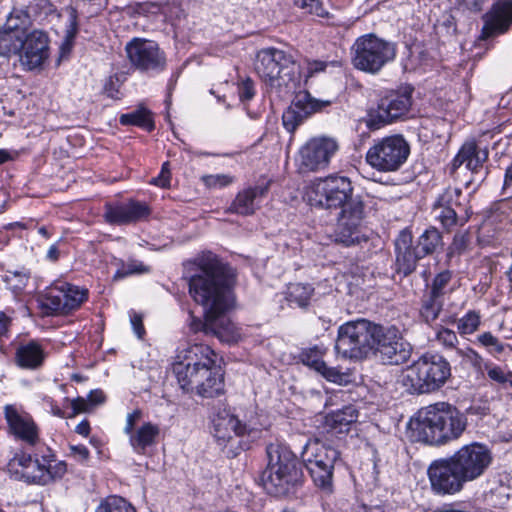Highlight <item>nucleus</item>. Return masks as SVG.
Here are the masks:
<instances>
[{
	"label": "nucleus",
	"instance_id": "nucleus-7",
	"mask_svg": "<svg viewBox=\"0 0 512 512\" xmlns=\"http://www.w3.org/2000/svg\"><path fill=\"white\" fill-rule=\"evenodd\" d=\"M255 70L271 87H291L300 79L294 57L277 48L261 49L256 55Z\"/></svg>",
	"mask_w": 512,
	"mask_h": 512
},
{
	"label": "nucleus",
	"instance_id": "nucleus-8",
	"mask_svg": "<svg viewBox=\"0 0 512 512\" xmlns=\"http://www.w3.org/2000/svg\"><path fill=\"white\" fill-rule=\"evenodd\" d=\"M179 361L174 363L173 371L180 387L187 392L197 393L204 376L209 375L208 369L216 358L215 352L204 344H193L178 355Z\"/></svg>",
	"mask_w": 512,
	"mask_h": 512
},
{
	"label": "nucleus",
	"instance_id": "nucleus-14",
	"mask_svg": "<svg viewBox=\"0 0 512 512\" xmlns=\"http://www.w3.org/2000/svg\"><path fill=\"white\" fill-rule=\"evenodd\" d=\"M339 148V141L334 137H312L299 150V171L306 173L326 169Z\"/></svg>",
	"mask_w": 512,
	"mask_h": 512
},
{
	"label": "nucleus",
	"instance_id": "nucleus-42",
	"mask_svg": "<svg viewBox=\"0 0 512 512\" xmlns=\"http://www.w3.org/2000/svg\"><path fill=\"white\" fill-rule=\"evenodd\" d=\"M442 244L441 233L436 228H429L419 237L417 248L422 257L432 254Z\"/></svg>",
	"mask_w": 512,
	"mask_h": 512
},
{
	"label": "nucleus",
	"instance_id": "nucleus-19",
	"mask_svg": "<svg viewBox=\"0 0 512 512\" xmlns=\"http://www.w3.org/2000/svg\"><path fill=\"white\" fill-rule=\"evenodd\" d=\"M150 213L147 203L130 199L127 202L106 203L103 217L111 225H126L144 220Z\"/></svg>",
	"mask_w": 512,
	"mask_h": 512
},
{
	"label": "nucleus",
	"instance_id": "nucleus-59",
	"mask_svg": "<svg viewBox=\"0 0 512 512\" xmlns=\"http://www.w3.org/2000/svg\"><path fill=\"white\" fill-rule=\"evenodd\" d=\"M71 408L72 412L67 416V418H73L80 413H86L92 409L88 400L83 397H77L71 400Z\"/></svg>",
	"mask_w": 512,
	"mask_h": 512
},
{
	"label": "nucleus",
	"instance_id": "nucleus-64",
	"mask_svg": "<svg viewBox=\"0 0 512 512\" xmlns=\"http://www.w3.org/2000/svg\"><path fill=\"white\" fill-rule=\"evenodd\" d=\"M130 321H131V325H132L133 330L136 333V335L139 338H142V336L145 333L142 316L136 312H133L130 315Z\"/></svg>",
	"mask_w": 512,
	"mask_h": 512
},
{
	"label": "nucleus",
	"instance_id": "nucleus-29",
	"mask_svg": "<svg viewBox=\"0 0 512 512\" xmlns=\"http://www.w3.org/2000/svg\"><path fill=\"white\" fill-rule=\"evenodd\" d=\"M358 411L352 405L333 411L325 416L323 428L331 435L348 433L353 423L357 421Z\"/></svg>",
	"mask_w": 512,
	"mask_h": 512
},
{
	"label": "nucleus",
	"instance_id": "nucleus-9",
	"mask_svg": "<svg viewBox=\"0 0 512 512\" xmlns=\"http://www.w3.org/2000/svg\"><path fill=\"white\" fill-rule=\"evenodd\" d=\"M375 323L358 319L338 328L335 351L346 359H363L373 351Z\"/></svg>",
	"mask_w": 512,
	"mask_h": 512
},
{
	"label": "nucleus",
	"instance_id": "nucleus-13",
	"mask_svg": "<svg viewBox=\"0 0 512 512\" xmlns=\"http://www.w3.org/2000/svg\"><path fill=\"white\" fill-rule=\"evenodd\" d=\"M88 290L62 282L51 288L41 300V309L47 316L68 315L78 310L88 299Z\"/></svg>",
	"mask_w": 512,
	"mask_h": 512
},
{
	"label": "nucleus",
	"instance_id": "nucleus-54",
	"mask_svg": "<svg viewBox=\"0 0 512 512\" xmlns=\"http://www.w3.org/2000/svg\"><path fill=\"white\" fill-rule=\"evenodd\" d=\"M201 179L208 188H223L234 182V177L227 174L204 175Z\"/></svg>",
	"mask_w": 512,
	"mask_h": 512
},
{
	"label": "nucleus",
	"instance_id": "nucleus-37",
	"mask_svg": "<svg viewBox=\"0 0 512 512\" xmlns=\"http://www.w3.org/2000/svg\"><path fill=\"white\" fill-rule=\"evenodd\" d=\"M65 13H66L68 22H67V25L65 28L63 41L60 45V52H61L62 57L67 56L71 52V50L74 46V41H75L76 35L78 33V23H77L78 16H77L76 9L72 6L66 7Z\"/></svg>",
	"mask_w": 512,
	"mask_h": 512
},
{
	"label": "nucleus",
	"instance_id": "nucleus-47",
	"mask_svg": "<svg viewBox=\"0 0 512 512\" xmlns=\"http://www.w3.org/2000/svg\"><path fill=\"white\" fill-rule=\"evenodd\" d=\"M435 340L445 350H453L456 353L457 348H460L457 333L442 325L436 328Z\"/></svg>",
	"mask_w": 512,
	"mask_h": 512
},
{
	"label": "nucleus",
	"instance_id": "nucleus-11",
	"mask_svg": "<svg viewBox=\"0 0 512 512\" xmlns=\"http://www.w3.org/2000/svg\"><path fill=\"white\" fill-rule=\"evenodd\" d=\"M410 145L402 135L379 139L368 149L366 162L379 172H395L406 162Z\"/></svg>",
	"mask_w": 512,
	"mask_h": 512
},
{
	"label": "nucleus",
	"instance_id": "nucleus-41",
	"mask_svg": "<svg viewBox=\"0 0 512 512\" xmlns=\"http://www.w3.org/2000/svg\"><path fill=\"white\" fill-rule=\"evenodd\" d=\"M314 288L310 284L293 283L288 286L287 300L299 307L308 306Z\"/></svg>",
	"mask_w": 512,
	"mask_h": 512
},
{
	"label": "nucleus",
	"instance_id": "nucleus-35",
	"mask_svg": "<svg viewBox=\"0 0 512 512\" xmlns=\"http://www.w3.org/2000/svg\"><path fill=\"white\" fill-rule=\"evenodd\" d=\"M444 298L426 292L422 296L419 315L422 321L431 324L436 321L443 310Z\"/></svg>",
	"mask_w": 512,
	"mask_h": 512
},
{
	"label": "nucleus",
	"instance_id": "nucleus-5",
	"mask_svg": "<svg viewBox=\"0 0 512 512\" xmlns=\"http://www.w3.org/2000/svg\"><path fill=\"white\" fill-rule=\"evenodd\" d=\"M451 377L449 361L439 353L427 352L403 372L402 384L412 394L438 391Z\"/></svg>",
	"mask_w": 512,
	"mask_h": 512
},
{
	"label": "nucleus",
	"instance_id": "nucleus-44",
	"mask_svg": "<svg viewBox=\"0 0 512 512\" xmlns=\"http://www.w3.org/2000/svg\"><path fill=\"white\" fill-rule=\"evenodd\" d=\"M463 197V192L461 188L458 187H447L443 193H441L436 202L440 204H444L446 206H449L451 208H455L458 212H465L466 214H471L469 212L468 208L463 205L461 202V198Z\"/></svg>",
	"mask_w": 512,
	"mask_h": 512
},
{
	"label": "nucleus",
	"instance_id": "nucleus-50",
	"mask_svg": "<svg viewBox=\"0 0 512 512\" xmlns=\"http://www.w3.org/2000/svg\"><path fill=\"white\" fill-rule=\"evenodd\" d=\"M149 268L138 260H129L126 263L121 262V267L114 274V279H123L133 274L147 273Z\"/></svg>",
	"mask_w": 512,
	"mask_h": 512
},
{
	"label": "nucleus",
	"instance_id": "nucleus-23",
	"mask_svg": "<svg viewBox=\"0 0 512 512\" xmlns=\"http://www.w3.org/2000/svg\"><path fill=\"white\" fill-rule=\"evenodd\" d=\"M327 349L323 346H314L311 348L303 349L300 353L302 363L323 376L327 381L336 384H343L347 382V374L342 372L341 367H330L323 360Z\"/></svg>",
	"mask_w": 512,
	"mask_h": 512
},
{
	"label": "nucleus",
	"instance_id": "nucleus-3",
	"mask_svg": "<svg viewBox=\"0 0 512 512\" xmlns=\"http://www.w3.org/2000/svg\"><path fill=\"white\" fill-rule=\"evenodd\" d=\"M468 425L467 417L448 402L420 408L409 422L412 441L441 446L458 440Z\"/></svg>",
	"mask_w": 512,
	"mask_h": 512
},
{
	"label": "nucleus",
	"instance_id": "nucleus-22",
	"mask_svg": "<svg viewBox=\"0 0 512 512\" xmlns=\"http://www.w3.org/2000/svg\"><path fill=\"white\" fill-rule=\"evenodd\" d=\"M483 20L484 25L479 37L481 40L506 33L512 25V1H497L483 16Z\"/></svg>",
	"mask_w": 512,
	"mask_h": 512
},
{
	"label": "nucleus",
	"instance_id": "nucleus-38",
	"mask_svg": "<svg viewBox=\"0 0 512 512\" xmlns=\"http://www.w3.org/2000/svg\"><path fill=\"white\" fill-rule=\"evenodd\" d=\"M119 122L125 126L133 125L147 131H152L155 127L151 112L144 107H140L130 113L122 114Z\"/></svg>",
	"mask_w": 512,
	"mask_h": 512
},
{
	"label": "nucleus",
	"instance_id": "nucleus-18",
	"mask_svg": "<svg viewBox=\"0 0 512 512\" xmlns=\"http://www.w3.org/2000/svg\"><path fill=\"white\" fill-rule=\"evenodd\" d=\"M329 105V100H318L307 91H299L282 115L283 126L288 132L294 133L306 119Z\"/></svg>",
	"mask_w": 512,
	"mask_h": 512
},
{
	"label": "nucleus",
	"instance_id": "nucleus-33",
	"mask_svg": "<svg viewBox=\"0 0 512 512\" xmlns=\"http://www.w3.org/2000/svg\"><path fill=\"white\" fill-rule=\"evenodd\" d=\"M432 213L435 219L438 220L447 231L452 230L457 225H464L470 218V214L459 216V212L455 208L440 204L436 201L433 204Z\"/></svg>",
	"mask_w": 512,
	"mask_h": 512
},
{
	"label": "nucleus",
	"instance_id": "nucleus-1",
	"mask_svg": "<svg viewBox=\"0 0 512 512\" xmlns=\"http://www.w3.org/2000/svg\"><path fill=\"white\" fill-rule=\"evenodd\" d=\"M190 276L189 294L204 310V320L192 317L190 329L218 338L221 342L235 343L241 338L239 328L226 315L235 305V273L212 252L197 256Z\"/></svg>",
	"mask_w": 512,
	"mask_h": 512
},
{
	"label": "nucleus",
	"instance_id": "nucleus-17",
	"mask_svg": "<svg viewBox=\"0 0 512 512\" xmlns=\"http://www.w3.org/2000/svg\"><path fill=\"white\" fill-rule=\"evenodd\" d=\"M335 231L336 241L350 246L360 241V229L365 217V205L360 197L350 198L342 206Z\"/></svg>",
	"mask_w": 512,
	"mask_h": 512
},
{
	"label": "nucleus",
	"instance_id": "nucleus-36",
	"mask_svg": "<svg viewBox=\"0 0 512 512\" xmlns=\"http://www.w3.org/2000/svg\"><path fill=\"white\" fill-rule=\"evenodd\" d=\"M448 324L456 323L457 332L461 336L475 333L481 325V314L476 310L467 311L461 318L449 316L444 320Z\"/></svg>",
	"mask_w": 512,
	"mask_h": 512
},
{
	"label": "nucleus",
	"instance_id": "nucleus-48",
	"mask_svg": "<svg viewBox=\"0 0 512 512\" xmlns=\"http://www.w3.org/2000/svg\"><path fill=\"white\" fill-rule=\"evenodd\" d=\"M452 272L450 270H443L435 275L429 286L428 293L431 295L443 298L449 290V285L452 281Z\"/></svg>",
	"mask_w": 512,
	"mask_h": 512
},
{
	"label": "nucleus",
	"instance_id": "nucleus-46",
	"mask_svg": "<svg viewBox=\"0 0 512 512\" xmlns=\"http://www.w3.org/2000/svg\"><path fill=\"white\" fill-rule=\"evenodd\" d=\"M96 512H136L134 507L124 498L116 495L108 496L102 500Z\"/></svg>",
	"mask_w": 512,
	"mask_h": 512
},
{
	"label": "nucleus",
	"instance_id": "nucleus-28",
	"mask_svg": "<svg viewBox=\"0 0 512 512\" xmlns=\"http://www.w3.org/2000/svg\"><path fill=\"white\" fill-rule=\"evenodd\" d=\"M323 180L327 193L328 209L339 208L352 197L353 187L347 177L330 176Z\"/></svg>",
	"mask_w": 512,
	"mask_h": 512
},
{
	"label": "nucleus",
	"instance_id": "nucleus-53",
	"mask_svg": "<svg viewBox=\"0 0 512 512\" xmlns=\"http://www.w3.org/2000/svg\"><path fill=\"white\" fill-rule=\"evenodd\" d=\"M30 279V274L27 272H9L8 275H6V283L9 286V288L13 291L15 295L21 294Z\"/></svg>",
	"mask_w": 512,
	"mask_h": 512
},
{
	"label": "nucleus",
	"instance_id": "nucleus-6",
	"mask_svg": "<svg viewBox=\"0 0 512 512\" xmlns=\"http://www.w3.org/2000/svg\"><path fill=\"white\" fill-rule=\"evenodd\" d=\"M351 63L359 71L368 74H378L388 63L394 61L397 47L374 33H368L356 38L350 48Z\"/></svg>",
	"mask_w": 512,
	"mask_h": 512
},
{
	"label": "nucleus",
	"instance_id": "nucleus-27",
	"mask_svg": "<svg viewBox=\"0 0 512 512\" xmlns=\"http://www.w3.org/2000/svg\"><path fill=\"white\" fill-rule=\"evenodd\" d=\"M269 190V183L247 187L239 191L232 201L229 211L243 216L254 214L257 207L255 201L264 197Z\"/></svg>",
	"mask_w": 512,
	"mask_h": 512
},
{
	"label": "nucleus",
	"instance_id": "nucleus-45",
	"mask_svg": "<svg viewBox=\"0 0 512 512\" xmlns=\"http://www.w3.org/2000/svg\"><path fill=\"white\" fill-rule=\"evenodd\" d=\"M478 150L479 148L475 141L465 142L451 162L450 174L454 176L458 168L463 164L467 165L468 161L474 158Z\"/></svg>",
	"mask_w": 512,
	"mask_h": 512
},
{
	"label": "nucleus",
	"instance_id": "nucleus-10",
	"mask_svg": "<svg viewBox=\"0 0 512 512\" xmlns=\"http://www.w3.org/2000/svg\"><path fill=\"white\" fill-rule=\"evenodd\" d=\"M340 453L319 439L309 440L301 457L315 485L330 493L333 487V471Z\"/></svg>",
	"mask_w": 512,
	"mask_h": 512
},
{
	"label": "nucleus",
	"instance_id": "nucleus-55",
	"mask_svg": "<svg viewBox=\"0 0 512 512\" xmlns=\"http://www.w3.org/2000/svg\"><path fill=\"white\" fill-rule=\"evenodd\" d=\"M484 3L485 0H455V8L463 13H478Z\"/></svg>",
	"mask_w": 512,
	"mask_h": 512
},
{
	"label": "nucleus",
	"instance_id": "nucleus-24",
	"mask_svg": "<svg viewBox=\"0 0 512 512\" xmlns=\"http://www.w3.org/2000/svg\"><path fill=\"white\" fill-rule=\"evenodd\" d=\"M412 244L413 236L407 229L402 230L395 240L397 272L405 276L411 274L416 269L418 260L423 258L417 246L413 247Z\"/></svg>",
	"mask_w": 512,
	"mask_h": 512
},
{
	"label": "nucleus",
	"instance_id": "nucleus-4",
	"mask_svg": "<svg viewBox=\"0 0 512 512\" xmlns=\"http://www.w3.org/2000/svg\"><path fill=\"white\" fill-rule=\"evenodd\" d=\"M268 465L262 481L266 491L276 497L287 495L302 480V471L295 454L286 446H267Z\"/></svg>",
	"mask_w": 512,
	"mask_h": 512
},
{
	"label": "nucleus",
	"instance_id": "nucleus-43",
	"mask_svg": "<svg viewBox=\"0 0 512 512\" xmlns=\"http://www.w3.org/2000/svg\"><path fill=\"white\" fill-rule=\"evenodd\" d=\"M327 193L325 191L324 186V180L319 179L313 183H311L310 186H308L306 193H305V199L307 203L316 208H326L328 209V202H327Z\"/></svg>",
	"mask_w": 512,
	"mask_h": 512
},
{
	"label": "nucleus",
	"instance_id": "nucleus-63",
	"mask_svg": "<svg viewBox=\"0 0 512 512\" xmlns=\"http://www.w3.org/2000/svg\"><path fill=\"white\" fill-rule=\"evenodd\" d=\"M327 68V62L320 60L307 61V74L306 77H312L317 73L324 72Z\"/></svg>",
	"mask_w": 512,
	"mask_h": 512
},
{
	"label": "nucleus",
	"instance_id": "nucleus-58",
	"mask_svg": "<svg viewBox=\"0 0 512 512\" xmlns=\"http://www.w3.org/2000/svg\"><path fill=\"white\" fill-rule=\"evenodd\" d=\"M238 95L241 101H249L254 97V83L250 78H246L238 85Z\"/></svg>",
	"mask_w": 512,
	"mask_h": 512
},
{
	"label": "nucleus",
	"instance_id": "nucleus-32",
	"mask_svg": "<svg viewBox=\"0 0 512 512\" xmlns=\"http://www.w3.org/2000/svg\"><path fill=\"white\" fill-rule=\"evenodd\" d=\"M209 375L206 374L197 391V395L204 398H215L221 396L225 392L224 375L219 366L216 364V359L213 360L212 365L208 369Z\"/></svg>",
	"mask_w": 512,
	"mask_h": 512
},
{
	"label": "nucleus",
	"instance_id": "nucleus-57",
	"mask_svg": "<svg viewBox=\"0 0 512 512\" xmlns=\"http://www.w3.org/2000/svg\"><path fill=\"white\" fill-rule=\"evenodd\" d=\"M488 155L489 153L487 149H479L477 153L474 155V158L468 161L466 168L470 170L472 173H478L479 170L483 167L484 163L488 160Z\"/></svg>",
	"mask_w": 512,
	"mask_h": 512
},
{
	"label": "nucleus",
	"instance_id": "nucleus-40",
	"mask_svg": "<svg viewBox=\"0 0 512 512\" xmlns=\"http://www.w3.org/2000/svg\"><path fill=\"white\" fill-rule=\"evenodd\" d=\"M25 36L0 28V55H19Z\"/></svg>",
	"mask_w": 512,
	"mask_h": 512
},
{
	"label": "nucleus",
	"instance_id": "nucleus-2",
	"mask_svg": "<svg viewBox=\"0 0 512 512\" xmlns=\"http://www.w3.org/2000/svg\"><path fill=\"white\" fill-rule=\"evenodd\" d=\"M493 461L488 446L473 442L462 446L452 456L433 461L427 470L432 490L439 495L460 492L464 484L479 479Z\"/></svg>",
	"mask_w": 512,
	"mask_h": 512
},
{
	"label": "nucleus",
	"instance_id": "nucleus-34",
	"mask_svg": "<svg viewBox=\"0 0 512 512\" xmlns=\"http://www.w3.org/2000/svg\"><path fill=\"white\" fill-rule=\"evenodd\" d=\"M54 454L48 450V454L42 455L47 458L48 463L44 466L45 472L38 473V485H47L57 479H61L67 472V463L65 461H55Z\"/></svg>",
	"mask_w": 512,
	"mask_h": 512
},
{
	"label": "nucleus",
	"instance_id": "nucleus-31",
	"mask_svg": "<svg viewBox=\"0 0 512 512\" xmlns=\"http://www.w3.org/2000/svg\"><path fill=\"white\" fill-rule=\"evenodd\" d=\"M33 465L31 455L24 452L16 453L8 462L7 471L15 480L24 481L29 484H38V474L30 471Z\"/></svg>",
	"mask_w": 512,
	"mask_h": 512
},
{
	"label": "nucleus",
	"instance_id": "nucleus-49",
	"mask_svg": "<svg viewBox=\"0 0 512 512\" xmlns=\"http://www.w3.org/2000/svg\"><path fill=\"white\" fill-rule=\"evenodd\" d=\"M459 358H461L462 362L465 364H470L477 371H483V368L487 362L484 361V358L472 347L465 345L463 347L457 348L455 353Z\"/></svg>",
	"mask_w": 512,
	"mask_h": 512
},
{
	"label": "nucleus",
	"instance_id": "nucleus-52",
	"mask_svg": "<svg viewBox=\"0 0 512 512\" xmlns=\"http://www.w3.org/2000/svg\"><path fill=\"white\" fill-rule=\"evenodd\" d=\"M476 340L477 343L488 349V351L492 354H502L507 346L506 344L502 343L499 338L488 331L479 334Z\"/></svg>",
	"mask_w": 512,
	"mask_h": 512
},
{
	"label": "nucleus",
	"instance_id": "nucleus-61",
	"mask_svg": "<svg viewBox=\"0 0 512 512\" xmlns=\"http://www.w3.org/2000/svg\"><path fill=\"white\" fill-rule=\"evenodd\" d=\"M468 243H469V235L467 232L457 233L453 238L451 248H452L453 252L461 253L467 248Z\"/></svg>",
	"mask_w": 512,
	"mask_h": 512
},
{
	"label": "nucleus",
	"instance_id": "nucleus-26",
	"mask_svg": "<svg viewBox=\"0 0 512 512\" xmlns=\"http://www.w3.org/2000/svg\"><path fill=\"white\" fill-rule=\"evenodd\" d=\"M47 353L38 340H29L18 344L15 350L14 362L21 369L37 370L45 362Z\"/></svg>",
	"mask_w": 512,
	"mask_h": 512
},
{
	"label": "nucleus",
	"instance_id": "nucleus-51",
	"mask_svg": "<svg viewBox=\"0 0 512 512\" xmlns=\"http://www.w3.org/2000/svg\"><path fill=\"white\" fill-rule=\"evenodd\" d=\"M483 370H486L487 376L490 380L499 384H509L512 388V372L506 371L500 366L492 363H486Z\"/></svg>",
	"mask_w": 512,
	"mask_h": 512
},
{
	"label": "nucleus",
	"instance_id": "nucleus-62",
	"mask_svg": "<svg viewBox=\"0 0 512 512\" xmlns=\"http://www.w3.org/2000/svg\"><path fill=\"white\" fill-rule=\"evenodd\" d=\"M141 417H142V411L140 409H136L127 415L126 424L124 427V433L126 435H129L134 430H136L135 425L141 419Z\"/></svg>",
	"mask_w": 512,
	"mask_h": 512
},
{
	"label": "nucleus",
	"instance_id": "nucleus-21",
	"mask_svg": "<svg viewBox=\"0 0 512 512\" xmlns=\"http://www.w3.org/2000/svg\"><path fill=\"white\" fill-rule=\"evenodd\" d=\"M4 417L9 432L17 439L32 446L38 442L39 429L29 413L15 405L8 404L4 407Z\"/></svg>",
	"mask_w": 512,
	"mask_h": 512
},
{
	"label": "nucleus",
	"instance_id": "nucleus-30",
	"mask_svg": "<svg viewBox=\"0 0 512 512\" xmlns=\"http://www.w3.org/2000/svg\"><path fill=\"white\" fill-rule=\"evenodd\" d=\"M160 427L152 422H144L129 434V444L137 454H145L148 447L157 443Z\"/></svg>",
	"mask_w": 512,
	"mask_h": 512
},
{
	"label": "nucleus",
	"instance_id": "nucleus-15",
	"mask_svg": "<svg viewBox=\"0 0 512 512\" xmlns=\"http://www.w3.org/2000/svg\"><path fill=\"white\" fill-rule=\"evenodd\" d=\"M373 351L378 353L385 364L399 365L410 357V345L403 340L395 326L385 327L375 324Z\"/></svg>",
	"mask_w": 512,
	"mask_h": 512
},
{
	"label": "nucleus",
	"instance_id": "nucleus-60",
	"mask_svg": "<svg viewBox=\"0 0 512 512\" xmlns=\"http://www.w3.org/2000/svg\"><path fill=\"white\" fill-rule=\"evenodd\" d=\"M70 454L80 463H87L90 458V452L84 445H71Z\"/></svg>",
	"mask_w": 512,
	"mask_h": 512
},
{
	"label": "nucleus",
	"instance_id": "nucleus-16",
	"mask_svg": "<svg viewBox=\"0 0 512 512\" xmlns=\"http://www.w3.org/2000/svg\"><path fill=\"white\" fill-rule=\"evenodd\" d=\"M411 105V88H406L403 92H391L380 99L376 110L369 112L366 125L371 130H377L406 115Z\"/></svg>",
	"mask_w": 512,
	"mask_h": 512
},
{
	"label": "nucleus",
	"instance_id": "nucleus-20",
	"mask_svg": "<svg viewBox=\"0 0 512 512\" xmlns=\"http://www.w3.org/2000/svg\"><path fill=\"white\" fill-rule=\"evenodd\" d=\"M19 57L21 65L27 70L41 67L49 57L48 35L37 29L25 35Z\"/></svg>",
	"mask_w": 512,
	"mask_h": 512
},
{
	"label": "nucleus",
	"instance_id": "nucleus-25",
	"mask_svg": "<svg viewBox=\"0 0 512 512\" xmlns=\"http://www.w3.org/2000/svg\"><path fill=\"white\" fill-rule=\"evenodd\" d=\"M246 432V424L227 410L219 411L212 420V433L220 443H225L234 436H243Z\"/></svg>",
	"mask_w": 512,
	"mask_h": 512
},
{
	"label": "nucleus",
	"instance_id": "nucleus-56",
	"mask_svg": "<svg viewBox=\"0 0 512 512\" xmlns=\"http://www.w3.org/2000/svg\"><path fill=\"white\" fill-rule=\"evenodd\" d=\"M296 4L302 9L307 10L310 14L319 17H326L328 15L318 0H297Z\"/></svg>",
	"mask_w": 512,
	"mask_h": 512
},
{
	"label": "nucleus",
	"instance_id": "nucleus-12",
	"mask_svg": "<svg viewBox=\"0 0 512 512\" xmlns=\"http://www.w3.org/2000/svg\"><path fill=\"white\" fill-rule=\"evenodd\" d=\"M127 59L132 68L149 75L162 73L167 68V56L153 40L134 37L125 45Z\"/></svg>",
	"mask_w": 512,
	"mask_h": 512
},
{
	"label": "nucleus",
	"instance_id": "nucleus-39",
	"mask_svg": "<svg viewBox=\"0 0 512 512\" xmlns=\"http://www.w3.org/2000/svg\"><path fill=\"white\" fill-rule=\"evenodd\" d=\"M30 25V15L24 9L14 8L6 18V22L0 28L20 34L27 35V29Z\"/></svg>",
	"mask_w": 512,
	"mask_h": 512
}]
</instances>
